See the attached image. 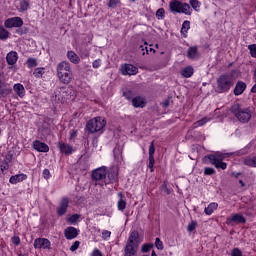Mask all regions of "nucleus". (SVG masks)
Returning a JSON list of instances; mask_svg holds the SVG:
<instances>
[{"instance_id": "nucleus-1", "label": "nucleus", "mask_w": 256, "mask_h": 256, "mask_svg": "<svg viewBox=\"0 0 256 256\" xmlns=\"http://www.w3.org/2000/svg\"><path fill=\"white\" fill-rule=\"evenodd\" d=\"M57 77L64 85H69L73 80V71H71V64L67 61H62L56 67Z\"/></svg>"}, {"instance_id": "nucleus-2", "label": "nucleus", "mask_w": 256, "mask_h": 256, "mask_svg": "<svg viewBox=\"0 0 256 256\" xmlns=\"http://www.w3.org/2000/svg\"><path fill=\"white\" fill-rule=\"evenodd\" d=\"M233 153H220L217 152L215 154H209L206 156V159H209L211 165H214L216 169H227V163L223 162L224 159H227V157H231Z\"/></svg>"}, {"instance_id": "nucleus-3", "label": "nucleus", "mask_w": 256, "mask_h": 256, "mask_svg": "<svg viewBox=\"0 0 256 256\" xmlns=\"http://www.w3.org/2000/svg\"><path fill=\"white\" fill-rule=\"evenodd\" d=\"M230 111L240 123H249L251 121V108H241V105L234 104Z\"/></svg>"}, {"instance_id": "nucleus-4", "label": "nucleus", "mask_w": 256, "mask_h": 256, "mask_svg": "<svg viewBox=\"0 0 256 256\" xmlns=\"http://www.w3.org/2000/svg\"><path fill=\"white\" fill-rule=\"evenodd\" d=\"M234 85L233 76L229 74H222L217 79L216 93H227Z\"/></svg>"}, {"instance_id": "nucleus-5", "label": "nucleus", "mask_w": 256, "mask_h": 256, "mask_svg": "<svg viewBox=\"0 0 256 256\" xmlns=\"http://www.w3.org/2000/svg\"><path fill=\"white\" fill-rule=\"evenodd\" d=\"M105 125H107V121H105V118L96 117L88 121L86 129L87 131H89V133H98V131H101L105 127Z\"/></svg>"}, {"instance_id": "nucleus-6", "label": "nucleus", "mask_w": 256, "mask_h": 256, "mask_svg": "<svg viewBox=\"0 0 256 256\" xmlns=\"http://www.w3.org/2000/svg\"><path fill=\"white\" fill-rule=\"evenodd\" d=\"M170 10L172 13H184L185 15H191V6L187 3H181L174 0L170 3Z\"/></svg>"}, {"instance_id": "nucleus-7", "label": "nucleus", "mask_w": 256, "mask_h": 256, "mask_svg": "<svg viewBox=\"0 0 256 256\" xmlns=\"http://www.w3.org/2000/svg\"><path fill=\"white\" fill-rule=\"evenodd\" d=\"M91 177L93 181H103V179H107V168L103 166L95 169L92 171Z\"/></svg>"}, {"instance_id": "nucleus-8", "label": "nucleus", "mask_w": 256, "mask_h": 256, "mask_svg": "<svg viewBox=\"0 0 256 256\" xmlns=\"http://www.w3.org/2000/svg\"><path fill=\"white\" fill-rule=\"evenodd\" d=\"M4 25L7 29H13V27H23V19L21 17L8 18Z\"/></svg>"}, {"instance_id": "nucleus-9", "label": "nucleus", "mask_w": 256, "mask_h": 256, "mask_svg": "<svg viewBox=\"0 0 256 256\" xmlns=\"http://www.w3.org/2000/svg\"><path fill=\"white\" fill-rule=\"evenodd\" d=\"M69 207V198L64 197L62 198L59 206L56 209V213L59 217H63L65 213H67V208Z\"/></svg>"}, {"instance_id": "nucleus-10", "label": "nucleus", "mask_w": 256, "mask_h": 256, "mask_svg": "<svg viewBox=\"0 0 256 256\" xmlns=\"http://www.w3.org/2000/svg\"><path fill=\"white\" fill-rule=\"evenodd\" d=\"M51 247V242L47 238H37L34 241L35 249H49Z\"/></svg>"}, {"instance_id": "nucleus-11", "label": "nucleus", "mask_w": 256, "mask_h": 256, "mask_svg": "<svg viewBox=\"0 0 256 256\" xmlns=\"http://www.w3.org/2000/svg\"><path fill=\"white\" fill-rule=\"evenodd\" d=\"M33 148L39 153H49V146L39 140L33 142Z\"/></svg>"}, {"instance_id": "nucleus-12", "label": "nucleus", "mask_w": 256, "mask_h": 256, "mask_svg": "<svg viewBox=\"0 0 256 256\" xmlns=\"http://www.w3.org/2000/svg\"><path fill=\"white\" fill-rule=\"evenodd\" d=\"M123 75H137L138 69L132 64H126L121 68Z\"/></svg>"}, {"instance_id": "nucleus-13", "label": "nucleus", "mask_w": 256, "mask_h": 256, "mask_svg": "<svg viewBox=\"0 0 256 256\" xmlns=\"http://www.w3.org/2000/svg\"><path fill=\"white\" fill-rule=\"evenodd\" d=\"M60 93H62L63 99H69L71 101L75 99V92L71 88L62 87L60 88Z\"/></svg>"}, {"instance_id": "nucleus-14", "label": "nucleus", "mask_w": 256, "mask_h": 256, "mask_svg": "<svg viewBox=\"0 0 256 256\" xmlns=\"http://www.w3.org/2000/svg\"><path fill=\"white\" fill-rule=\"evenodd\" d=\"M64 235H65V238L68 240L75 239V237L79 235V231H77V228L70 226L64 230Z\"/></svg>"}, {"instance_id": "nucleus-15", "label": "nucleus", "mask_w": 256, "mask_h": 256, "mask_svg": "<svg viewBox=\"0 0 256 256\" xmlns=\"http://www.w3.org/2000/svg\"><path fill=\"white\" fill-rule=\"evenodd\" d=\"M246 89H247V84L243 81H238L234 88V95L236 96L243 95Z\"/></svg>"}, {"instance_id": "nucleus-16", "label": "nucleus", "mask_w": 256, "mask_h": 256, "mask_svg": "<svg viewBox=\"0 0 256 256\" xmlns=\"http://www.w3.org/2000/svg\"><path fill=\"white\" fill-rule=\"evenodd\" d=\"M58 147L60 149V152L64 153V155H71V153H73V146L65 142H59Z\"/></svg>"}, {"instance_id": "nucleus-17", "label": "nucleus", "mask_w": 256, "mask_h": 256, "mask_svg": "<svg viewBox=\"0 0 256 256\" xmlns=\"http://www.w3.org/2000/svg\"><path fill=\"white\" fill-rule=\"evenodd\" d=\"M19 59V55L15 51H11L6 56V61L8 65H15Z\"/></svg>"}, {"instance_id": "nucleus-18", "label": "nucleus", "mask_w": 256, "mask_h": 256, "mask_svg": "<svg viewBox=\"0 0 256 256\" xmlns=\"http://www.w3.org/2000/svg\"><path fill=\"white\" fill-rule=\"evenodd\" d=\"M107 179L104 183L107 185L109 183H115L117 181V171L114 169H110L108 172H106Z\"/></svg>"}, {"instance_id": "nucleus-19", "label": "nucleus", "mask_w": 256, "mask_h": 256, "mask_svg": "<svg viewBox=\"0 0 256 256\" xmlns=\"http://www.w3.org/2000/svg\"><path fill=\"white\" fill-rule=\"evenodd\" d=\"M132 105L133 107L136 108H141L143 109V107H145L146 102H145V98L141 97V96H137L135 98L132 99Z\"/></svg>"}, {"instance_id": "nucleus-20", "label": "nucleus", "mask_w": 256, "mask_h": 256, "mask_svg": "<svg viewBox=\"0 0 256 256\" xmlns=\"http://www.w3.org/2000/svg\"><path fill=\"white\" fill-rule=\"evenodd\" d=\"M227 221L228 223H246L245 217L241 214H233Z\"/></svg>"}, {"instance_id": "nucleus-21", "label": "nucleus", "mask_w": 256, "mask_h": 256, "mask_svg": "<svg viewBox=\"0 0 256 256\" xmlns=\"http://www.w3.org/2000/svg\"><path fill=\"white\" fill-rule=\"evenodd\" d=\"M27 179V175L25 174H17L10 177V183L12 185H17V183H21V181H25Z\"/></svg>"}, {"instance_id": "nucleus-22", "label": "nucleus", "mask_w": 256, "mask_h": 256, "mask_svg": "<svg viewBox=\"0 0 256 256\" xmlns=\"http://www.w3.org/2000/svg\"><path fill=\"white\" fill-rule=\"evenodd\" d=\"M67 58L69 61H71V63H74V65H78V63L81 62V58H79V56L73 51L67 52Z\"/></svg>"}, {"instance_id": "nucleus-23", "label": "nucleus", "mask_w": 256, "mask_h": 256, "mask_svg": "<svg viewBox=\"0 0 256 256\" xmlns=\"http://www.w3.org/2000/svg\"><path fill=\"white\" fill-rule=\"evenodd\" d=\"M187 57L188 59H197V57H199V52L196 46H192L188 49Z\"/></svg>"}, {"instance_id": "nucleus-24", "label": "nucleus", "mask_w": 256, "mask_h": 256, "mask_svg": "<svg viewBox=\"0 0 256 256\" xmlns=\"http://www.w3.org/2000/svg\"><path fill=\"white\" fill-rule=\"evenodd\" d=\"M14 91L18 95V97H25V87L23 86V84H15Z\"/></svg>"}, {"instance_id": "nucleus-25", "label": "nucleus", "mask_w": 256, "mask_h": 256, "mask_svg": "<svg viewBox=\"0 0 256 256\" xmlns=\"http://www.w3.org/2000/svg\"><path fill=\"white\" fill-rule=\"evenodd\" d=\"M243 163L247 167H256V156H248L244 158Z\"/></svg>"}, {"instance_id": "nucleus-26", "label": "nucleus", "mask_w": 256, "mask_h": 256, "mask_svg": "<svg viewBox=\"0 0 256 256\" xmlns=\"http://www.w3.org/2000/svg\"><path fill=\"white\" fill-rule=\"evenodd\" d=\"M217 207H219V204L212 202L205 208L204 213L206 215H213V211L217 210Z\"/></svg>"}, {"instance_id": "nucleus-27", "label": "nucleus", "mask_w": 256, "mask_h": 256, "mask_svg": "<svg viewBox=\"0 0 256 256\" xmlns=\"http://www.w3.org/2000/svg\"><path fill=\"white\" fill-rule=\"evenodd\" d=\"M181 75H182V77H185L186 79H189V77L193 76V67L188 66V67L184 68L181 71Z\"/></svg>"}, {"instance_id": "nucleus-28", "label": "nucleus", "mask_w": 256, "mask_h": 256, "mask_svg": "<svg viewBox=\"0 0 256 256\" xmlns=\"http://www.w3.org/2000/svg\"><path fill=\"white\" fill-rule=\"evenodd\" d=\"M7 39H9V31H7L3 26H0V40L5 41Z\"/></svg>"}, {"instance_id": "nucleus-29", "label": "nucleus", "mask_w": 256, "mask_h": 256, "mask_svg": "<svg viewBox=\"0 0 256 256\" xmlns=\"http://www.w3.org/2000/svg\"><path fill=\"white\" fill-rule=\"evenodd\" d=\"M34 77L41 79L45 75V68H36L33 72Z\"/></svg>"}, {"instance_id": "nucleus-30", "label": "nucleus", "mask_w": 256, "mask_h": 256, "mask_svg": "<svg viewBox=\"0 0 256 256\" xmlns=\"http://www.w3.org/2000/svg\"><path fill=\"white\" fill-rule=\"evenodd\" d=\"M191 28V22L189 21H184L182 24V28H181V33L185 34L187 33V31H189V29Z\"/></svg>"}, {"instance_id": "nucleus-31", "label": "nucleus", "mask_w": 256, "mask_h": 256, "mask_svg": "<svg viewBox=\"0 0 256 256\" xmlns=\"http://www.w3.org/2000/svg\"><path fill=\"white\" fill-rule=\"evenodd\" d=\"M26 65H27V67H29V69H31L33 67H37V59L28 58V60L26 61Z\"/></svg>"}, {"instance_id": "nucleus-32", "label": "nucleus", "mask_w": 256, "mask_h": 256, "mask_svg": "<svg viewBox=\"0 0 256 256\" xmlns=\"http://www.w3.org/2000/svg\"><path fill=\"white\" fill-rule=\"evenodd\" d=\"M10 93H11L10 88H3L1 87V84H0V99L1 97H7V95H9Z\"/></svg>"}, {"instance_id": "nucleus-33", "label": "nucleus", "mask_w": 256, "mask_h": 256, "mask_svg": "<svg viewBox=\"0 0 256 256\" xmlns=\"http://www.w3.org/2000/svg\"><path fill=\"white\" fill-rule=\"evenodd\" d=\"M121 3V0H109L108 1V7L110 9H116V7Z\"/></svg>"}, {"instance_id": "nucleus-34", "label": "nucleus", "mask_w": 256, "mask_h": 256, "mask_svg": "<svg viewBox=\"0 0 256 256\" xmlns=\"http://www.w3.org/2000/svg\"><path fill=\"white\" fill-rule=\"evenodd\" d=\"M20 9H21V11H27V9H29V1L28 0H22L20 2Z\"/></svg>"}, {"instance_id": "nucleus-35", "label": "nucleus", "mask_w": 256, "mask_h": 256, "mask_svg": "<svg viewBox=\"0 0 256 256\" xmlns=\"http://www.w3.org/2000/svg\"><path fill=\"white\" fill-rule=\"evenodd\" d=\"M125 207H127V202L122 198L118 201V209L119 211H125Z\"/></svg>"}, {"instance_id": "nucleus-36", "label": "nucleus", "mask_w": 256, "mask_h": 256, "mask_svg": "<svg viewBox=\"0 0 256 256\" xmlns=\"http://www.w3.org/2000/svg\"><path fill=\"white\" fill-rule=\"evenodd\" d=\"M191 7H193L195 9V11H197V9H199V7H201V2H199V0H190L189 1Z\"/></svg>"}, {"instance_id": "nucleus-37", "label": "nucleus", "mask_w": 256, "mask_h": 256, "mask_svg": "<svg viewBox=\"0 0 256 256\" xmlns=\"http://www.w3.org/2000/svg\"><path fill=\"white\" fill-rule=\"evenodd\" d=\"M197 228V221H192L188 224L187 231L193 233V230Z\"/></svg>"}, {"instance_id": "nucleus-38", "label": "nucleus", "mask_w": 256, "mask_h": 256, "mask_svg": "<svg viewBox=\"0 0 256 256\" xmlns=\"http://www.w3.org/2000/svg\"><path fill=\"white\" fill-rule=\"evenodd\" d=\"M153 248V244H144L141 248L142 253H149Z\"/></svg>"}, {"instance_id": "nucleus-39", "label": "nucleus", "mask_w": 256, "mask_h": 256, "mask_svg": "<svg viewBox=\"0 0 256 256\" xmlns=\"http://www.w3.org/2000/svg\"><path fill=\"white\" fill-rule=\"evenodd\" d=\"M155 155V141H152L149 146V157H154Z\"/></svg>"}, {"instance_id": "nucleus-40", "label": "nucleus", "mask_w": 256, "mask_h": 256, "mask_svg": "<svg viewBox=\"0 0 256 256\" xmlns=\"http://www.w3.org/2000/svg\"><path fill=\"white\" fill-rule=\"evenodd\" d=\"M156 17H158V19H164L165 18V9H163V8L158 9L156 12Z\"/></svg>"}, {"instance_id": "nucleus-41", "label": "nucleus", "mask_w": 256, "mask_h": 256, "mask_svg": "<svg viewBox=\"0 0 256 256\" xmlns=\"http://www.w3.org/2000/svg\"><path fill=\"white\" fill-rule=\"evenodd\" d=\"M251 57H256V44H252L248 46Z\"/></svg>"}, {"instance_id": "nucleus-42", "label": "nucleus", "mask_w": 256, "mask_h": 256, "mask_svg": "<svg viewBox=\"0 0 256 256\" xmlns=\"http://www.w3.org/2000/svg\"><path fill=\"white\" fill-rule=\"evenodd\" d=\"M204 175H215V169L209 167L204 168Z\"/></svg>"}, {"instance_id": "nucleus-43", "label": "nucleus", "mask_w": 256, "mask_h": 256, "mask_svg": "<svg viewBox=\"0 0 256 256\" xmlns=\"http://www.w3.org/2000/svg\"><path fill=\"white\" fill-rule=\"evenodd\" d=\"M79 215L78 214H73L69 219V223L75 224L76 221H79Z\"/></svg>"}, {"instance_id": "nucleus-44", "label": "nucleus", "mask_w": 256, "mask_h": 256, "mask_svg": "<svg viewBox=\"0 0 256 256\" xmlns=\"http://www.w3.org/2000/svg\"><path fill=\"white\" fill-rule=\"evenodd\" d=\"M109 237H111V231H108V230L102 231V239H104V241H107Z\"/></svg>"}, {"instance_id": "nucleus-45", "label": "nucleus", "mask_w": 256, "mask_h": 256, "mask_svg": "<svg viewBox=\"0 0 256 256\" xmlns=\"http://www.w3.org/2000/svg\"><path fill=\"white\" fill-rule=\"evenodd\" d=\"M79 245H81V242H79V241H75L72 245H71V247H70V251H77V249H79Z\"/></svg>"}, {"instance_id": "nucleus-46", "label": "nucleus", "mask_w": 256, "mask_h": 256, "mask_svg": "<svg viewBox=\"0 0 256 256\" xmlns=\"http://www.w3.org/2000/svg\"><path fill=\"white\" fill-rule=\"evenodd\" d=\"M155 245L160 251H163V242L161 241V239L156 238Z\"/></svg>"}, {"instance_id": "nucleus-47", "label": "nucleus", "mask_w": 256, "mask_h": 256, "mask_svg": "<svg viewBox=\"0 0 256 256\" xmlns=\"http://www.w3.org/2000/svg\"><path fill=\"white\" fill-rule=\"evenodd\" d=\"M209 121V118L205 117L199 121L196 122V125H198V127H203V125H205V123H207Z\"/></svg>"}, {"instance_id": "nucleus-48", "label": "nucleus", "mask_w": 256, "mask_h": 256, "mask_svg": "<svg viewBox=\"0 0 256 256\" xmlns=\"http://www.w3.org/2000/svg\"><path fill=\"white\" fill-rule=\"evenodd\" d=\"M209 121V118L205 117L199 121L196 122V125H198V127H203V125H205V123H207Z\"/></svg>"}, {"instance_id": "nucleus-49", "label": "nucleus", "mask_w": 256, "mask_h": 256, "mask_svg": "<svg viewBox=\"0 0 256 256\" xmlns=\"http://www.w3.org/2000/svg\"><path fill=\"white\" fill-rule=\"evenodd\" d=\"M232 256H243V253L241 250H239V248H234L232 251Z\"/></svg>"}, {"instance_id": "nucleus-50", "label": "nucleus", "mask_w": 256, "mask_h": 256, "mask_svg": "<svg viewBox=\"0 0 256 256\" xmlns=\"http://www.w3.org/2000/svg\"><path fill=\"white\" fill-rule=\"evenodd\" d=\"M42 175L44 179H49L51 177V172L49 171V169H44Z\"/></svg>"}, {"instance_id": "nucleus-51", "label": "nucleus", "mask_w": 256, "mask_h": 256, "mask_svg": "<svg viewBox=\"0 0 256 256\" xmlns=\"http://www.w3.org/2000/svg\"><path fill=\"white\" fill-rule=\"evenodd\" d=\"M92 67H93L94 69H99V67H101V59L95 60V61L92 63Z\"/></svg>"}, {"instance_id": "nucleus-52", "label": "nucleus", "mask_w": 256, "mask_h": 256, "mask_svg": "<svg viewBox=\"0 0 256 256\" xmlns=\"http://www.w3.org/2000/svg\"><path fill=\"white\" fill-rule=\"evenodd\" d=\"M9 169V164L0 165V175Z\"/></svg>"}, {"instance_id": "nucleus-53", "label": "nucleus", "mask_w": 256, "mask_h": 256, "mask_svg": "<svg viewBox=\"0 0 256 256\" xmlns=\"http://www.w3.org/2000/svg\"><path fill=\"white\" fill-rule=\"evenodd\" d=\"M12 243H14V245H19V243H21V239L17 236H14L12 238Z\"/></svg>"}, {"instance_id": "nucleus-54", "label": "nucleus", "mask_w": 256, "mask_h": 256, "mask_svg": "<svg viewBox=\"0 0 256 256\" xmlns=\"http://www.w3.org/2000/svg\"><path fill=\"white\" fill-rule=\"evenodd\" d=\"M140 49H141V51H142V55H145V53L149 54V48H147V47L141 45V46H140Z\"/></svg>"}, {"instance_id": "nucleus-55", "label": "nucleus", "mask_w": 256, "mask_h": 256, "mask_svg": "<svg viewBox=\"0 0 256 256\" xmlns=\"http://www.w3.org/2000/svg\"><path fill=\"white\" fill-rule=\"evenodd\" d=\"M92 256H103V254L101 253V251H99V249H95L92 252Z\"/></svg>"}, {"instance_id": "nucleus-56", "label": "nucleus", "mask_w": 256, "mask_h": 256, "mask_svg": "<svg viewBox=\"0 0 256 256\" xmlns=\"http://www.w3.org/2000/svg\"><path fill=\"white\" fill-rule=\"evenodd\" d=\"M77 137V131L71 130L70 131V139H75Z\"/></svg>"}, {"instance_id": "nucleus-57", "label": "nucleus", "mask_w": 256, "mask_h": 256, "mask_svg": "<svg viewBox=\"0 0 256 256\" xmlns=\"http://www.w3.org/2000/svg\"><path fill=\"white\" fill-rule=\"evenodd\" d=\"M163 188L165 189V193H167V195H171V189L167 188V184H164Z\"/></svg>"}, {"instance_id": "nucleus-58", "label": "nucleus", "mask_w": 256, "mask_h": 256, "mask_svg": "<svg viewBox=\"0 0 256 256\" xmlns=\"http://www.w3.org/2000/svg\"><path fill=\"white\" fill-rule=\"evenodd\" d=\"M169 103H170L169 99H166V100H164V101L162 102V106L165 107V108H167V107L169 106Z\"/></svg>"}, {"instance_id": "nucleus-59", "label": "nucleus", "mask_w": 256, "mask_h": 256, "mask_svg": "<svg viewBox=\"0 0 256 256\" xmlns=\"http://www.w3.org/2000/svg\"><path fill=\"white\" fill-rule=\"evenodd\" d=\"M149 163L152 165H155V157L154 156H149Z\"/></svg>"}, {"instance_id": "nucleus-60", "label": "nucleus", "mask_w": 256, "mask_h": 256, "mask_svg": "<svg viewBox=\"0 0 256 256\" xmlns=\"http://www.w3.org/2000/svg\"><path fill=\"white\" fill-rule=\"evenodd\" d=\"M155 164H151L150 162H149V164H148V167L150 168V171H151V173H153V171H154V169H153V166H154Z\"/></svg>"}, {"instance_id": "nucleus-61", "label": "nucleus", "mask_w": 256, "mask_h": 256, "mask_svg": "<svg viewBox=\"0 0 256 256\" xmlns=\"http://www.w3.org/2000/svg\"><path fill=\"white\" fill-rule=\"evenodd\" d=\"M251 93H256V83L251 88Z\"/></svg>"}, {"instance_id": "nucleus-62", "label": "nucleus", "mask_w": 256, "mask_h": 256, "mask_svg": "<svg viewBox=\"0 0 256 256\" xmlns=\"http://www.w3.org/2000/svg\"><path fill=\"white\" fill-rule=\"evenodd\" d=\"M17 33H18V35H23V33H25V32H23L22 29H18V30H17Z\"/></svg>"}, {"instance_id": "nucleus-63", "label": "nucleus", "mask_w": 256, "mask_h": 256, "mask_svg": "<svg viewBox=\"0 0 256 256\" xmlns=\"http://www.w3.org/2000/svg\"><path fill=\"white\" fill-rule=\"evenodd\" d=\"M239 183H240L241 187H245V182H243V180H239Z\"/></svg>"}, {"instance_id": "nucleus-64", "label": "nucleus", "mask_w": 256, "mask_h": 256, "mask_svg": "<svg viewBox=\"0 0 256 256\" xmlns=\"http://www.w3.org/2000/svg\"><path fill=\"white\" fill-rule=\"evenodd\" d=\"M254 81H255V83H256V68H255V70H254Z\"/></svg>"}]
</instances>
